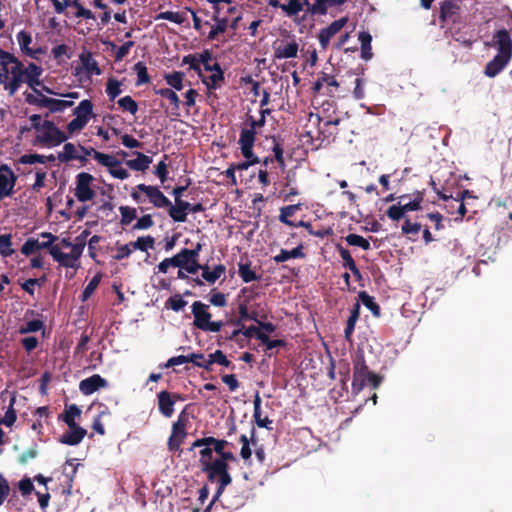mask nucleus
<instances>
[{"mask_svg":"<svg viewBox=\"0 0 512 512\" xmlns=\"http://www.w3.org/2000/svg\"><path fill=\"white\" fill-rule=\"evenodd\" d=\"M43 68L34 62L25 65L13 53L0 47V85L13 96L26 84L34 93H39Z\"/></svg>","mask_w":512,"mask_h":512,"instance_id":"1","label":"nucleus"},{"mask_svg":"<svg viewBox=\"0 0 512 512\" xmlns=\"http://www.w3.org/2000/svg\"><path fill=\"white\" fill-rule=\"evenodd\" d=\"M236 460V456L231 451H223L218 454V458L214 459L213 465L209 467L214 471V482H218V487L205 512H209L213 503L223 494L226 487L231 484L232 477L229 474L228 462Z\"/></svg>","mask_w":512,"mask_h":512,"instance_id":"2","label":"nucleus"},{"mask_svg":"<svg viewBox=\"0 0 512 512\" xmlns=\"http://www.w3.org/2000/svg\"><path fill=\"white\" fill-rule=\"evenodd\" d=\"M382 380V376L369 370L363 355L357 356L353 362V393H360L366 385H370L372 388L376 389L380 386Z\"/></svg>","mask_w":512,"mask_h":512,"instance_id":"3","label":"nucleus"},{"mask_svg":"<svg viewBox=\"0 0 512 512\" xmlns=\"http://www.w3.org/2000/svg\"><path fill=\"white\" fill-rule=\"evenodd\" d=\"M25 101L29 105L47 108L50 113L63 112L65 109L71 107L74 104V102L70 100L47 97L43 95L40 90L39 93H25Z\"/></svg>","mask_w":512,"mask_h":512,"instance_id":"4","label":"nucleus"},{"mask_svg":"<svg viewBox=\"0 0 512 512\" xmlns=\"http://www.w3.org/2000/svg\"><path fill=\"white\" fill-rule=\"evenodd\" d=\"M407 197L408 196L405 194L399 196V203L397 205H392L387 209L386 214L392 221H399L407 212L418 211L422 208L424 192L416 191L412 201L402 204Z\"/></svg>","mask_w":512,"mask_h":512,"instance_id":"5","label":"nucleus"},{"mask_svg":"<svg viewBox=\"0 0 512 512\" xmlns=\"http://www.w3.org/2000/svg\"><path fill=\"white\" fill-rule=\"evenodd\" d=\"M73 115L75 118L67 124L69 135L83 130L89 120L94 117L92 101L89 99L82 100L78 106L74 108Z\"/></svg>","mask_w":512,"mask_h":512,"instance_id":"6","label":"nucleus"},{"mask_svg":"<svg viewBox=\"0 0 512 512\" xmlns=\"http://www.w3.org/2000/svg\"><path fill=\"white\" fill-rule=\"evenodd\" d=\"M189 422V416L183 410L178 419L172 425L171 435L168 439L167 446L168 450L171 452H182L181 444L184 442L187 437V425Z\"/></svg>","mask_w":512,"mask_h":512,"instance_id":"7","label":"nucleus"},{"mask_svg":"<svg viewBox=\"0 0 512 512\" xmlns=\"http://www.w3.org/2000/svg\"><path fill=\"white\" fill-rule=\"evenodd\" d=\"M36 136L37 142L45 146H57L68 139V135L61 131L54 122L44 120Z\"/></svg>","mask_w":512,"mask_h":512,"instance_id":"8","label":"nucleus"},{"mask_svg":"<svg viewBox=\"0 0 512 512\" xmlns=\"http://www.w3.org/2000/svg\"><path fill=\"white\" fill-rule=\"evenodd\" d=\"M245 123L249 126V128H244L241 130L238 143L240 145L242 155L245 158H249L252 155V148L254 147L256 141L257 123L256 119L251 115L247 116Z\"/></svg>","mask_w":512,"mask_h":512,"instance_id":"9","label":"nucleus"},{"mask_svg":"<svg viewBox=\"0 0 512 512\" xmlns=\"http://www.w3.org/2000/svg\"><path fill=\"white\" fill-rule=\"evenodd\" d=\"M40 237L45 240L39 241V239L28 238L21 247V253L30 256L41 249H47L50 253V249L55 246L54 243L58 240V237L50 232H42Z\"/></svg>","mask_w":512,"mask_h":512,"instance_id":"10","label":"nucleus"},{"mask_svg":"<svg viewBox=\"0 0 512 512\" xmlns=\"http://www.w3.org/2000/svg\"><path fill=\"white\" fill-rule=\"evenodd\" d=\"M211 59L212 54L209 50H204L198 57L199 64H203L204 70H215V73L209 77V82L205 80H203V82L206 84L208 89H216L217 83L224 80V73L218 62L213 64L210 63Z\"/></svg>","mask_w":512,"mask_h":512,"instance_id":"11","label":"nucleus"},{"mask_svg":"<svg viewBox=\"0 0 512 512\" xmlns=\"http://www.w3.org/2000/svg\"><path fill=\"white\" fill-rule=\"evenodd\" d=\"M93 176L86 172H81L76 176L75 196L80 202L90 201L94 198L95 192L90 187Z\"/></svg>","mask_w":512,"mask_h":512,"instance_id":"12","label":"nucleus"},{"mask_svg":"<svg viewBox=\"0 0 512 512\" xmlns=\"http://www.w3.org/2000/svg\"><path fill=\"white\" fill-rule=\"evenodd\" d=\"M79 248L75 247L74 251H71V253H63L61 251V246L56 244L54 247L50 249V255L52 256L53 260L58 262V264L65 268H75L77 269L79 267L78 260L80 258L79 256Z\"/></svg>","mask_w":512,"mask_h":512,"instance_id":"13","label":"nucleus"},{"mask_svg":"<svg viewBox=\"0 0 512 512\" xmlns=\"http://www.w3.org/2000/svg\"><path fill=\"white\" fill-rule=\"evenodd\" d=\"M461 7L458 0H444L440 4L439 18L443 23H457L460 20Z\"/></svg>","mask_w":512,"mask_h":512,"instance_id":"14","label":"nucleus"},{"mask_svg":"<svg viewBox=\"0 0 512 512\" xmlns=\"http://www.w3.org/2000/svg\"><path fill=\"white\" fill-rule=\"evenodd\" d=\"M17 181V176L7 164L0 166V199L9 197L13 194V189Z\"/></svg>","mask_w":512,"mask_h":512,"instance_id":"15","label":"nucleus"},{"mask_svg":"<svg viewBox=\"0 0 512 512\" xmlns=\"http://www.w3.org/2000/svg\"><path fill=\"white\" fill-rule=\"evenodd\" d=\"M177 400H183V398L177 393H170L166 390L160 391L157 394L159 412L164 417H171L174 413V405Z\"/></svg>","mask_w":512,"mask_h":512,"instance_id":"16","label":"nucleus"},{"mask_svg":"<svg viewBox=\"0 0 512 512\" xmlns=\"http://www.w3.org/2000/svg\"><path fill=\"white\" fill-rule=\"evenodd\" d=\"M136 188L140 192H144L149 198V201L157 208H167L171 204V201L160 191L157 186L139 184L136 186Z\"/></svg>","mask_w":512,"mask_h":512,"instance_id":"17","label":"nucleus"},{"mask_svg":"<svg viewBox=\"0 0 512 512\" xmlns=\"http://www.w3.org/2000/svg\"><path fill=\"white\" fill-rule=\"evenodd\" d=\"M494 45L497 48V55L512 58V39L506 29H500L493 35Z\"/></svg>","mask_w":512,"mask_h":512,"instance_id":"18","label":"nucleus"},{"mask_svg":"<svg viewBox=\"0 0 512 512\" xmlns=\"http://www.w3.org/2000/svg\"><path fill=\"white\" fill-rule=\"evenodd\" d=\"M347 21V17H342L338 20L333 21L330 25L320 30L318 40L320 46L324 50L327 49L331 38L335 36L347 24Z\"/></svg>","mask_w":512,"mask_h":512,"instance_id":"19","label":"nucleus"},{"mask_svg":"<svg viewBox=\"0 0 512 512\" xmlns=\"http://www.w3.org/2000/svg\"><path fill=\"white\" fill-rule=\"evenodd\" d=\"M17 42L19 44V48L21 53L24 56L30 57L32 59H38V56L43 53L41 48H31L30 45L33 42V38L30 32L26 30H21L16 35Z\"/></svg>","mask_w":512,"mask_h":512,"instance_id":"20","label":"nucleus"},{"mask_svg":"<svg viewBox=\"0 0 512 512\" xmlns=\"http://www.w3.org/2000/svg\"><path fill=\"white\" fill-rule=\"evenodd\" d=\"M108 382L99 374H93L92 376L85 378L79 383V390L84 395H91L100 388H106Z\"/></svg>","mask_w":512,"mask_h":512,"instance_id":"21","label":"nucleus"},{"mask_svg":"<svg viewBox=\"0 0 512 512\" xmlns=\"http://www.w3.org/2000/svg\"><path fill=\"white\" fill-rule=\"evenodd\" d=\"M192 314L194 316L193 325L202 330L207 322L211 319V314L208 312V305L201 301H195L192 306Z\"/></svg>","mask_w":512,"mask_h":512,"instance_id":"22","label":"nucleus"},{"mask_svg":"<svg viewBox=\"0 0 512 512\" xmlns=\"http://www.w3.org/2000/svg\"><path fill=\"white\" fill-rule=\"evenodd\" d=\"M79 147L82 150V152L84 153L85 158H86V156H91L102 166L110 167V166L121 165V161L117 160L116 158H114L113 156H111L109 154L99 152L92 147H84L81 145Z\"/></svg>","mask_w":512,"mask_h":512,"instance_id":"23","label":"nucleus"},{"mask_svg":"<svg viewBox=\"0 0 512 512\" xmlns=\"http://www.w3.org/2000/svg\"><path fill=\"white\" fill-rule=\"evenodd\" d=\"M229 445L230 443L227 440L209 436L195 440L189 450L192 451L193 449L200 448L201 446H212L214 452L218 455L221 452L226 451L225 448Z\"/></svg>","mask_w":512,"mask_h":512,"instance_id":"24","label":"nucleus"},{"mask_svg":"<svg viewBox=\"0 0 512 512\" xmlns=\"http://www.w3.org/2000/svg\"><path fill=\"white\" fill-rule=\"evenodd\" d=\"M86 434V429L80 427L79 425H75L73 428H68V431L60 436L59 442L65 445L75 446L84 439Z\"/></svg>","mask_w":512,"mask_h":512,"instance_id":"25","label":"nucleus"},{"mask_svg":"<svg viewBox=\"0 0 512 512\" xmlns=\"http://www.w3.org/2000/svg\"><path fill=\"white\" fill-rule=\"evenodd\" d=\"M202 449L199 451L201 469L207 475V479L210 482H214V471L209 467L213 465V447L212 446H201Z\"/></svg>","mask_w":512,"mask_h":512,"instance_id":"26","label":"nucleus"},{"mask_svg":"<svg viewBox=\"0 0 512 512\" xmlns=\"http://www.w3.org/2000/svg\"><path fill=\"white\" fill-rule=\"evenodd\" d=\"M510 60V58L496 54L494 58L486 64L484 68V74L490 78L496 77L500 72L503 71Z\"/></svg>","mask_w":512,"mask_h":512,"instance_id":"27","label":"nucleus"},{"mask_svg":"<svg viewBox=\"0 0 512 512\" xmlns=\"http://www.w3.org/2000/svg\"><path fill=\"white\" fill-rule=\"evenodd\" d=\"M361 306L359 302H355L350 310V316L347 319L346 327L344 330V337L347 341H352V335L355 325L360 317Z\"/></svg>","mask_w":512,"mask_h":512,"instance_id":"28","label":"nucleus"},{"mask_svg":"<svg viewBox=\"0 0 512 512\" xmlns=\"http://www.w3.org/2000/svg\"><path fill=\"white\" fill-rule=\"evenodd\" d=\"M299 50L298 43L291 41L286 45L274 46V58L276 59H288L297 57Z\"/></svg>","mask_w":512,"mask_h":512,"instance_id":"29","label":"nucleus"},{"mask_svg":"<svg viewBox=\"0 0 512 512\" xmlns=\"http://www.w3.org/2000/svg\"><path fill=\"white\" fill-rule=\"evenodd\" d=\"M57 158L62 163H67L72 160H79L83 163L87 160L84 156L77 154V149L73 143H65L63 146V151L58 153Z\"/></svg>","mask_w":512,"mask_h":512,"instance_id":"30","label":"nucleus"},{"mask_svg":"<svg viewBox=\"0 0 512 512\" xmlns=\"http://www.w3.org/2000/svg\"><path fill=\"white\" fill-rule=\"evenodd\" d=\"M79 58L88 74L100 75L102 73V70L100 69L97 61L94 59L93 54L90 51L81 53Z\"/></svg>","mask_w":512,"mask_h":512,"instance_id":"31","label":"nucleus"},{"mask_svg":"<svg viewBox=\"0 0 512 512\" xmlns=\"http://www.w3.org/2000/svg\"><path fill=\"white\" fill-rule=\"evenodd\" d=\"M215 14L213 15V20L216 22V25L212 27L208 34V40H214L219 34L224 33L227 30L228 27V19L226 17L220 18L218 16L219 14V8L217 6L214 7Z\"/></svg>","mask_w":512,"mask_h":512,"instance_id":"32","label":"nucleus"},{"mask_svg":"<svg viewBox=\"0 0 512 512\" xmlns=\"http://www.w3.org/2000/svg\"><path fill=\"white\" fill-rule=\"evenodd\" d=\"M136 158L126 161V165L135 171H145L152 162V158L141 152H135Z\"/></svg>","mask_w":512,"mask_h":512,"instance_id":"33","label":"nucleus"},{"mask_svg":"<svg viewBox=\"0 0 512 512\" xmlns=\"http://www.w3.org/2000/svg\"><path fill=\"white\" fill-rule=\"evenodd\" d=\"M305 253L303 252V245L299 244L297 247L292 250L281 249L280 253L273 257V260L276 263L285 262L291 258H304Z\"/></svg>","mask_w":512,"mask_h":512,"instance_id":"34","label":"nucleus"},{"mask_svg":"<svg viewBox=\"0 0 512 512\" xmlns=\"http://www.w3.org/2000/svg\"><path fill=\"white\" fill-rule=\"evenodd\" d=\"M340 119L336 118L334 120H328L323 123V125H319V134L323 136V140L330 141V138L332 140L335 139L336 135L338 134L336 126L340 123Z\"/></svg>","mask_w":512,"mask_h":512,"instance_id":"35","label":"nucleus"},{"mask_svg":"<svg viewBox=\"0 0 512 512\" xmlns=\"http://www.w3.org/2000/svg\"><path fill=\"white\" fill-rule=\"evenodd\" d=\"M184 259H185V257L181 255V251H180L173 257L165 258L164 260H162L157 266L158 271L161 273H167L169 267H171V266L179 267L180 269H182L183 264H186L185 262H183Z\"/></svg>","mask_w":512,"mask_h":512,"instance_id":"36","label":"nucleus"},{"mask_svg":"<svg viewBox=\"0 0 512 512\" xmlns=\"http://www.w3.org/2000/svg\"><path fill=\"white\" fill-rule=\"evenodd\" d=\"M310 2L309 0H289V2L283 6V12L289 16H296L299 12H301L304 7L306 10L309 9Z\"/></svg>","mask_w":512,"mask_h":512,"instance_id":"37","label":"nucleus"},{"mask_svg":"<svg viewBox=\"0 0 512 512\" xmlns=\"http://www.w3.org/2000/svg\"><path fill=\"white\" fill-rule=\"evenodd\" d=\"M214 363H217L219 365L225 366V367H231L232 369L235 368L234 365H232L231 361H229L226 357V355L221 350H216L214 353H211L208 355L207 359V371H212V365Z\"/></svg>","mask_w":512,"mask_h":512,"instance_id":"38","label":"nucleus"},{"mask_svg":"<svg viewBox=\"0 0 512 512\" xmlns=\"http://www.w3.org/2000/svg\"><path fill=\"white\" fill-rule=\"evenodd\" d=\"M80 415L81 409L76 404H71L69 406H66L64 414L61 415L59 418L66 423L68 428H73L75 425H78L75 422V418L80 417Z\"/></svg>","mask_w":512,"mask_h":512,"instance_id":"39","label":"nucleus"},{"mask_svg":"<svg viewBox=\"0 0 512 512\" xmlns=\"http://www.w3.org/2000/svg\"><path fill=\"white\" fill-rule=\"evenodd\" d=\"M300 209V204H292L280 208L279 221L287 226H295V222L289 218Z\"/></svg>","mask_w":512,"mask_h":512,"instance_id":"40","label":"nucleus"},{"mask_svg":"<svg viewBox=\"0 0 512 512\" xmlns=\"http://www.w3.org/2000/svg\"><path fill=\"white\" fill-rule=\"evenodd\" d=\"M359 300L368 308L374 316L380 315V306L375 302L374 297L370 296L366 291H361L358 294Z\"/></svg>","mask_w":512,"mask_h":512,"instance_id":"41","label":"nucleus"},{"mask_svg":"<svg viewBox=\"0 0 512 512\" xmlns=\"http://www.w3.org/2000/svg\"><path fill=\"white\" fill-rule=\"evenodd\" d=\"M105 44L109 45L112 50L117 49V51L114 55V60L116 62L123 60L129 54L130 49L134 46L133 41H127L118 48H117L116 44L111 41H107V42H105Z\"/></svg>","mask_w":512,"mask_h":512,"instance_id":"42","label":"nucleus"},{"mask_svg":"<svg viewBox=\"0 0 512 512\" xmlns=\"http://www.w3.org/2000/svg\"><path fill=\"white\" fill-rule=\"evenodd\" d=\"M238 273L245 283H249L260 279V276H258L256 272L251 269L250 263H240Z\"/></svg>","mask_w":512,"mask_h":512,"instance_id":"43","label":"nucleus"},{"mask_svg":"<svg viewBox=\"0 0 512 512\" xmlns=\"http://www.w3.org/2000/svg\"><path fill=\"white\" fill-rule=\"evenodd\" d=\"M183 78L184 73L180 71H174L173 73L164 75L166 83L177 91L183 89Z\"/></svg>","mask_w":512,"mask_h":512,"instance_id":"44","label":"nucleus"},{"mask_svg":"<svg viewBox=\"0 0 512 512\" xmlns=\"http://www.w3.org/2000/svg\"><path fill=\"white\" fill-rule=\"evenodd\" d=\"M168 214L174 222H185L187 220V213L181 207L179 201H175V205L168 206Z\"/></svg>","mask_w":512,"mask_h":512,"instance_id":"45","label":"nucleus"},{"mask_svg":"<svg viewBox=\"0 0 512 512\" xmlns=\"http://www.w3.org/2000/svg\"><path fill=\"white\" fill-rule=\"evenodd\" d=\"M12 249V236L11 234L0 235V255L2 257H10L14 254Z\"/></svg>","mask_w":512,"mask_h":512,"instance_id":"46","label":"nucleus"},{"mask_svg":"<svg viewBox=\"0 0 512 512\" xmlns=\"http://www.w3.org/2000/svg\"><path fill=\"white\" fill-rule=\"evenodd\" d=\"M328 6H331V0H315L313 4L309 5L307 12L311 15H325Z\"/></svg>","mask_w":512,"mask_h":512,"instance_id":"47","label":"nucleus"},{"mask_svg":"<svg viewBox=\"0 0 512 512\" xmlns=\"http://www.w3.org/2000/svg\"><path fill=\"white\" fill-rule=\"evenodd\" d=\"M345 240L350 246H357L362 248L363 250H369L371 248L369 241L358 234H348L345 237Z\"/></svg>","mask_w":512,"mask_h":512,"instance_id":"48","label":"nucleus"},{"mask_svg":"<svg viewBox=\"0 0 512 512\" xmlns=\"http://www.w3.org/2000/svg\"><path fill=\"white\" fill-rule=\"evenodd\" d=\"M121 92V82L116 78H109L106 84V93L109 99L114 100Z\"/></svg>","mask_w":512,"mask_h":512,"instance_id":"49","label":"nucleus"},{"mask_svg":"<svg viewBox=\"0 0 512 512\" xmlns=\"http://www.w3.org/2000/svg\"><path fill=\"white\" fill-rule=\"evenodd\" d=\"M101 281V274L97 273L93 278L89 281V283L84 288L82 294H81V300L86 301L88 300L91 295L94 293L96 288L98 287L99 283Z\"/></svg>","mask_w":512,"mask_h":512,"instance_id":"50","label":"nucleus"},{"mask_svg":"<svg viewBox=\"0 0 512 512\" xmlns=\"http://www.w3.org/2000/svg\"><path fill=\"white\" fill-rule=\"evenodd\" d=\"M155 240L152 236L148 235L145 237H138V239L134 242H131L133 249H138L140 251H147L148 249H152L154 247Z\"/></svg>","mask_w":512,"mask_h":512,"instance_id":"51","label":"nucleus"},{"mask_svg":"<svg viewBox=\"0 0 512 512\" xmlns=\"http://www.w3.org/2000/svg\"><path fill=\"white\" fill-rule=\"evenodd\" d=\"M157 95L162 96L170 101V103L174 106L176 110L180 107V99L178 95L170 88H160L155 90Z\"/></svg>","mask_w":512,"mask_h":512,"instance_id":"52","label":"nucleus"},{"mask_svg":"<svg viewBox=\"0 0 512 512\" xmlns=\"http://www.w3.org/2000/svg\"><path fill=\"white\" fill-rule=\"evenodd\" d=\"M44 328V322L39 319L28 321L25 325L19 327V333L24 335L28 333H34Z\"/></svg>","mask_w":512,"mask_h":512,"instance_id":"53","label":"nucleus"},{"mask_svg":"<svg viewBox=\"0 0 512 512\" xmlns=\"http://www.w3.org/2000/svg\"><path fill=\"white\" fill-rule=\"evenodd\" d=\"M134 70L137 73L136 85L147 84L150 82V76L147 71V67L143 62H137L134 65Z\"/></svg>","mask_w":512,"mask_h":512,"instance_id":"54","label":"nucleus"},{"mask_svg":"<svg viewBox=\"0 0 512 512\" xmlns=\"http://www.w3.org/2000/svg\"><path fill=\"white\" fill-rule=\"evenodd\" d=\"M117 103L123 110L130 112L132 115H135L138 111L137 102L129 95L120 98Z\"/></svg>","mask_w":512,"mask_h":512,"instance_id":"55","label":"nucleus"},{"mask_svg":"<svg viewBox=\"0 0 512 512\" xmlns=\"http://www.w3.org/2000/svg\"><path fill=\"white\" fill-rule=\"evenodd\" d=\"M119 211L121 213L120 222L122 225H129L137 217V211L133 207L120 206Z\"/></svg>","mask_w":512,"mask_h":512,"instance_id":"56","label":"nucleus"},{"mask_svg":"<svg viewBox=\"0 0 512 512\" xmlns=\"http://www.w3.org/2000/svg\"><path fill=\"white\" fill-rule=\"evenodd\" d=\"M337 251L339 252L340 257L343 260V267L347 269H352L353 267L357 266L353 257L351 256V253L348 249L344 248L342 245L338 244L336 246Z\"/></svg>","mask_w":512,"mask_h":512,"instance_id":"57","label":"nucleus"},{"mask_svg":"<svg viewBox=\"0 0 512 512\" xmlns=\"http://www.w3.org/2000/svg\"><path fill=\"white\" fill-rule=\"evenodd\" d=\"M187 305V302L182 298L180 294H175L168 298L166 301V307L173 311L179 312Z\"/></svg>","mask_w":512,"mask_h":512,"instance_id":"58","label":"nucleus"},{"mask_svg":"<svg viewBox=\"0 0 512 512\" xmlns=\"http://www.w3.org/2000/svg\"><path fill=\"white\" fill-rule=\"evenodd\" d=\"M38 456V445L34 443L31 447L25 450L19 457L18 462L21 465H26L30 460L35 459Z\"/></svg>","mask_w":512,"mask_h":512,"instance_id":"59","label":"nucleus"},{"mask_svg":"<svg viewBox=\"0 0 512 512\" xmlns=\"http://www.w3.org/2000/svg\"><path fill=\"white\" fill-rule=\"evenodd\" d=\"M251 299H252V296H248L239 304L238 310H239L240 318L235 321V324L237 326L244 327L242 325V321L248 320L249 313H250L249 310H248V304H249Z\"/></svg>","mask_w":512,"mask_h":512,"instance_id":"60","label":"nucleus"},{"mask_svg":"<svg viewBox=\"0 0 512 512\" xmlns=\"http://www.w3.org/2000/svg\"><path fill=\"white\" fill-rule=\"evenodd\" d=\"M18 162L21 164H34V163H46V156L37 153L22 155Z\"/></svg>","mask_w":512,"mask_h":512,"instance_id":"61","label":"nucleus"},{"mask_svg":"<svg viewBox=\"0 0 512 512\" xmlns=\"http://www.w3.org/2000/svg\"><path fill=\"white\" fill-rule=\"evenodd\" d=\"M422 226L420 223H412L410 221V219L406 218L403 225H402V233L405 234V235H418V233L420 232Z\"/></svg>","mask_w":512,"mask_h":512,"instance_id":"62","label":"nucleus"},{"mask_svg":"<svg viewBox=\"0 0 512 512\" xmlns=\"http://www.w3.org/2000/svg\"><path fill=\"white\" fill-rule=\"evenodd\" d=\"M156 19L168 20L176 24H182L185 20L180 13L173 11L161 12L156 16Z\"/></svg>","mask_w":512,"mask_h":512,"instance_id":"63","label":"nucleus"},{"mask_svg":"<svg viewBox=\"0 0 512 512\" xmlns=\"http://www.w3.org/2000/svg\"><path fill=\"white\" fill-rule=\"evenodd\" d=\"M193 363L195 366L199 368H203L207 371V359H205L204 354L202 353H191L187 355V363Z\"/></svg>","mask_w":512,"mask_h":512,"instance_id":"64","label":"nucleus"}]
</instances>
